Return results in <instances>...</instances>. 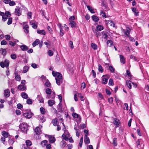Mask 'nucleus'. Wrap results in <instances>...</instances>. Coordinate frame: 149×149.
<instances>
[{
    "label": "nucleus",
    "mask_w": 149,
    "mask_h": 149,
    "mask_svg": "<svg viewBox=\"0 0 149 149\" xmlns=\"http://www.w3.org/2000/svg\"><path fill=\"white\" fill-rule=\"evenodd\" d=\"M9 64V61L7 59H5L4 61H1L0 62V66L3 68L5 67L7 69H8V66Z\"/></svg>",
    "instance_id": "obj_1"
},
{
    "label": "nucleus",
    "mask_w": 149,
    "mask_h": 149,
    "mask_svg": "<svg viewBox=\"0 0 149 149\" xmlns=\"http://www.w3.org/2000/svg\"><path fill=\"white\" fill-rule=\"evenodd\" d=\"M52 74L53 76L56 77L55 78V79H63L61 74L59 72H55L54 71H53Z\"/></svg>",
    "instance_id": "obj_2"
},
{
    "label": "nucleus",
    "mask_w": 149,
    "mask_h": 149,
    "mask_svg": "<svg viewBox=\"0 0 149 149\" xmlns=\"http://www.w3.org/2000/svg\"><path fill=\"white\" fill-rule=\"evenodd\" d=\"M28 126L26 123H22L20 125L19 127L22 131H26L27 130Z\"/></svg>",
    "instance_id": "obj_3"
},
{
    "label": "nucleus",
    "mask_w": 149,
    "mask_h": 149,
    "mask_svg": "<svg viewBox=\"0 0 149 149\" xmlns=\"http://www.w3.org/2000/svg\"><path fill=\"white\" fill-rule=\"evenodd\" d=\"M108 78L107 75H103L102 76V83L104 84H106L107 82Z\"/></svg>",
    "instance_id": "obj_4"
},
{
    "label": "nucleus",
    "mask_w": 149,
    "mask_h": 149,
    "mask_svg": "<svg viewBox=\"0 0 149 149\" xmlns=\"http://www.w3.org/2000/svg\"><path fill=\"white\" fill-rule=\"evenodd\" d=\"M33 115V113L31 112H28L27 113H24L23 114V116L28 118H31Z\"/></svg>",
    "instance_id": "obj_5"
},
{
    "label": "nucleus",
    "mask_w": 149,
    "mask_h": 149,
    "mask_svg": "<svg viewBox=\"0 0 149 149\" xmlns=\"http://www.w3.org/2000/svg\"><path fill=\"white\" fill-rule=\"evenodd\" d=\"M47 137L49 139V141L50 143H53L56 141L55 138L52 135H47Z\"/></svg>",
    "instance_id": "obj_6"
},
{
    "label": "nucleus",
    "mask_w": 149,
    "mask_h": 149,
    "mask_svg": "<svg viewBox=\"0 0 149 149\" xmlns=\"http://www.w3.org/2000/svg\"><path fill=\"white\" fill-rule=\"evenodd\" d=\"M113 123L117 127H119L120 123V120L116 118H114Z\"/></svg>",
    "instance_id": "obj_7"
},
{
    "label": "nucleus",
    "mask_w": 149,
    "mask_h": 149,
    "mask_svg": "<svg viewBox=\"0 0 149 149\" xmlns=\"http://www.w3.org/2000/svg\"><path fill=\"white\" fill-rule=\"evenodd\" d=\"M15 13L16 15L18 16H19L21 15V11L20 8L18 7L17 8L15 9Z\"/></svg>",
    "instance_id": "obj_8"
},
{
    "label": "nucleus",
    "mask_w": 149,
    "mask_h": 149,
    "mask_svg": "<svg viewBox=\"0 0 149 149\" xmlns=\"http://www.w3.org/2000/svg\"><path fill=\"white\" fill-rule=\"evenodd\" d=\"M20 48L23 51H25L28 50V47L25 45H23L20 46Z\"/></svg>",
    "instance_id": "obj_9"
},
{
    "label": "nucleus",
    "mask_w": 149,
    "mask_h": 149,
    "mask_svg": "<svg viewBox=\"0 0 149 149\" xmlns=\"http://www.w3.org/2000/svg\"><path fill=\"white\" fill-rule=\"evenodd\" d=\"M10 95V91L8 89H6L4 91V96L5 97H8Z\"/></svg>",
    "instance_id": "obj_10"
},
{
    "label": "nucleus",
    "mask_w": 149,
    "mask_h": 149,
    "mask_svg": "<svg viewBox=\"0 0 149 149\" xmlns=\"http://www.w3.org/2000/svg\"><path fill=\"white\" fill-rule=\"evenodd\" d=\"M34 131L36 132V134L39 135L41 134V130L38 127H37L34 130Z\"/></svg>",
    "instance_id": "obj_11"
},
{
    "label": "nucleus",
    "mask_w": 149,
    "mask_h": 149,
    "mask_svg": "<svg viewBox=\"0 0 149 149\" xmlns=\"http://www.w3.org/2000/svg\"><path fill=\"white\" fill-rule=\"evenodd\" d=\"M52 123L54 126H56L58 123L57 118H55L52 120Z\"/></svg>",
    "instance_id": "obj_12"
},
{
    "label": "nucleus",
    "mask_w": 149,
    "mask_h": 149,
    "mask_svg": "<svg viewBox=\"0 0 149 149\" xmlns=\"http://www.w3.org/2000/svg\"><path fill=\"white\" fill-rule=\"evenodd\" d=\"M55 103V101L49 100L48 101V103L50 107H52L53 104H54Z\"/></svg>",
    "instance_id": "obj_13"
},
{
    "label": "nucleus",
    "mask_w": 149,
    "mask_h": 149,
    "mask_svg": "<svg viewBox=\"0 0 149 149\" xmlns=\"http://www.w3.org/2000/svg\"><path fill=\"white\" fill-rule=\"evenodd\" d=\"M17 88L21 91H24L26 89V86L24 85H20L18 86Z\"/></svg>",
    "instance_id": "obj_14"
},
{
    "label": "nucleus",
    "mask_w": 149,
    "mask_h": 149,
    "mask_svg": "<svg viewBox=\"0 0 149 149\" xmlns=\"http://www.w3.org/2000/svg\"><path fill=\"white\" fill-rule=\"evenodd\" d=\"M57 109L58 110V112H63V110L62 109V104L60 103L57 106Z\"/></svg>",
    "instance_id": "obj_15"
},
{
    "label": "nucleus",
    "mask_w": 149,
    "mask_h": 149,
    "mask_svg": "<svg viewBox=\"0 0 149 149\" xmlns=\"http://www.w3.org/2000/svg\"><path fill=\"white\" fill-rule=\"evenodd\" d=\"M23 29H24V31L26 33H28L29 32V27L28 25L27 24H26L23 27Z\"/></svg>",
    "instance_id": "obj_16"
},
{
    "label": "nucleus",
    "mask_w": 149,
    "mask_h": 149,
    "mask_svg": "<svg viewBox=\"0 0 149 149\" xmlns=\"http://www.w3.org/2000/svg\"><path fill=\"white\" fill-rule=\"evenodd\" d=\"M69 25L72 28H73L76 26L77 24L76 22L74 21H70L69 23Z\"/></svg>",
    "instance_id": "obj_17"
},
{
    "label": "nucleus",
    "mask_w": 149,
    "mask_h": 149,
    "mask_svg": "<svg viewBox=\"0 0 149 149\" xmlns=\"http://www.w3.org/2000/svg\"><path fill=\"white\" fill-rule=\"evenodd\" d=\"M132 11L134 13V14L136 16L139 15V12L135 8H132Z\"/></svg>",
    "instance_id": "obj_18"
},
{
    "label": "nucleus",
    "mask_w": 149,
    "mask_h": 149,
    "mask_svg": "<svg viewBox=\"0 0 149 149\" xmlns=\"http://www.w3.org/2000/svg\"><path fill=\"white\" fill-rule=\"evenodd\" d=\"M56 83L58 86L60 85L63 82V79H56Z\"/></svg>",
    "instance_id": "obj_19"
},
{
    "label": "nucleus",
    "mask_w": 149,
    "mask_h": 149,
    "mask_svg": "<svg viewBox=\"0 0 149 149\" xmlns=\"http://www.w3.org/2000/svg\"><path fill=\"white\" fill-rule=\"evenodd\" d=\"M93 20L95 22H97L99 20V18L98 17L95 15H93L92 16Z\"/></svg>",
    "instance_id": "obj_20"
},
{
    "label": "nucleus",
    "mask_w": 149,
    "mask_h": 149,
    "mask_svg": "<svg viewBox=\"0 0 149 149\" xmlns=\"http://www.w3.org/2000/svg\"><path fill=\"white\" fill-rule=\"evenodd\" d=\"M37 98L39 100L40 103H43L44 102V100L42 98L41 95H38L37 96Z\"/></svg>",
    "instance_id": "obj_21"
},
{
    "label": "nucleus",
    "mask_w": 149,
    "mask_h": 149,
    "mask_svg": "<svg viewBox=\"0 0 149 149\" xmlns=\"http://www.w3.org/2000/svg\"><path fill=\"white\" fill-rule=\"evenodd\" d=\"M40 40L38 39H36L32 43V45L33 47H35L36 45L39 44Z\"/></svg>",
    "instance_id": "obj_22"
},
{
    "label": "nucleus",
    "mask_w": 149,
    "mask_h": 149,
    "mask_svg": "<svg viewBox=\"0 0 149 149\" xmlns=\"http://www.w3.org/2000/svg\"><path fill=\"white\" fill-rule=\"evenodd\" d=\"M104 28L102 26L99 25L97 26V28L95 29V31H101Z\"/></svg>",
    "instance_id": "obj_23"
},
{
    "label": "nucleus",
    "mask_w": 149,
    "mask_h": 149,
    "mask_svg": "<svg viewBox=\"0 0 149 149\" xmlns=\"http://www.w3.org/2000/svg\"><path fill=\"white\" fill-rule=\"evenodd\" d=\"M120 62L123 64H124L125 63V58L124 56L122 55H120Z\"/></svg>",
    "instance_id": "obj_24"
},
{
    "label": "nucleus",
    "mask_w": 149,
    "mask_h": 149,
    "mask_svg": "<svg viewBox=\"0 0 149 149\" xmlns=\"http://www.w3.org/2000/svg\"><path fill=\"white\" fill-rule=\"evenodd\" d=\"M0 51H1V54L3 56H5L6 55L7 53L6 49L1 48Z\"/></svg>",
    "instance_id": "obj_25"
},
{
    "label": "nucleus",
    "mask_w": 149,
    "mask_h": 149,
    "mask_svg": "<svg viewBox=\"0 0 149 149\" xmlns=\"http://www.w3.org/2000/svg\"><path fill=\"white\" fill-rule=\"evenodd\" d=\"M132 82L130 80L126 81V86L129 89H131L132 87Z\"/></svg>",
    "instance_id": "obj_26"
},
{
    "label": "nucleus",
    "mask_w": 149,
    "mask_h": 149,
    "mask_svg": "<svg viewBox=\"0 0 149 149\" xmlns=\"http://www.w3.org/2000/svg\"><path fill=\"white\" fill-rule=\"evenodd\" d=\"M87 7L88 8V10H89L91 13H95V12L94 10L90 6H87Z\"/></svg>",
    "instance_id": "obj_27"
},
{
    "label": "nucleus",
    "mask_w": 149,
    "mask_h": 149,
    "mask_svg": "<svg viewBox=\"0 0 149 149\" xmlns=\"http://www.w3.org/2000/svg\"><path fill=\"white\" fill-rule=\"evenodd\" d=\"M21 96L24 99H27L28 98V95L25 93H22L21 94Z\"/></svg>",
    "instance_id": "obj_28"
},
{
    "label": "nucleus",
    "mask_w": 149,
    "mask_h": 149,
    "mask_svg": "<svg viewBox=\"0 0 149 149\" xmlns=\"http://www.w3.org/2000/svg\"><path fill=\"white\" fill-rule=\"evenodd\" d=\"M84 141L85 143L88 144L90 143L89 139L87 136H84Z\"/></svg>",
    "instance_id": "obj_29"
},
{
    "label": "nucleus",
    "mask_w": 149,
    "mask_h": 149,
    "mask_svg": "<svg viewBox=\"0 0 149 149\" xmlns=\"http://www.w3.org/2000/svg\"><path fill=\"white\" fill-rule=\"evenodd\" d=\"M37 33L40 34L45 35L46 34V33L44 30H38L37 31Z\"/></svg>",
    "instance_id": "obj_30"
},
{
    "label": "nucleus",
    "mask_w": 149,
    "mask_h": 149,
    "mask_svg": "<svg viewBox=\"0 0 149 149\" xmlns=\"http://www.w3.org/2000/svg\"><path fill=\"white\" fill-rule=\"evenodd\" d=\"M60 144L62 148H64L66 145L67 143L64 140H62L61 141Z\"/></svg>",
    "instance_id": "obj_31"
},
{
    "label": "nucleus",
    "mask_w": 149,
    "mask_h": 149,
    "mask_svg": "<svg viewBox=\"0 0 149 149\" xmlns=\"http://www.w3.org/2000/svg\"><path fill=\"white\" fill-rule=\"evenodd\" d=\"M47 142L48 141L47 140H45L41 141L40 144L43 147H44L45 146Z\"/></svg>",
    "instance_id": "obj_32"
},
{
    "label": "nucleus",
    "mask_w": 149,
    "mask_h": 149,
    "mask_svg": "<svg viewBox=\"0 0 149 149\" xmlns=\"http://www.w3.org/2000/svg\"><path fill=\"white\" fill-rule=\"evenodd\" d=\"M26 143L27 147L30 146L32 145V143L29 140H26Z\"/></svg>",
    "instance_id": "obj_33"
},
{
    "label": "nucleus",
    "mask_w": 149,
    "mask_h": 149,
    "mask_svg": "<svg viewBox=\"0 0 149 149\" xmlns=\"http://www.w3.org/2000/svg\"><path fill=\"white\" fill-rule=\"evenodd\" d=\"M2 135L5 137L7 138L8 136V133L6 131H3L1 132Z\"/></svg>",
    "instance_id": "obj_34"
},
{
    "label": "nucleus",
    "mask_w": 149,
    "mask_h": 149,
    "mask_svg": "<svg viewBox=\"0 0 149 149\" xmlns=\"http://www.w3.org/2000/svg\"><path fill=\"white\" fill-rule=\"evenodd\" d=\"M98 70L99 71L101 72H103V68L102 65L100 64L98 65Z\"/></svg>",
    "instance_id": "obj_35"
},
{
    "label": "nucleus",
    "mask_w": 149,
    "mask_h": 149,
    "mask_svg": "<svg viewBox=\"0 0 149 149\" xmlns=\"http://www.w3.org/2000/svg\"><path fill=\"white\" fill-rule=\"evenodd\" d=\"M29 68L27 66H25L23 68V72L24 73H26L28 70Z\"/></svg>",
    "instance_id": "obj_36"
},
{
    "label": "nucleus",
    "mask_w": 149,
    "mask_h": 149,
    "mask_svg": "<svg viewBox=\"0 0 149 149\" xmlns=\"http://www.w3.org/2000/svg\"><path fill=\"white\" fill-rule=\"evenodd\" d=\"M130 59H132L135 61H137V58L134 56L132 55H130Z\"/></svg>",
    "instance_id": "obj_37"
},
{
    "label": "nucleus",
    "mask_w": 149,
    "mask_h": 149,
    "mask_svg": "<svg viewBox=\"0 0 149 149\" xmlns=\"http://www.w3.org/2000/svg\"><path fill=\"white\" fill-rule=\"evenodd\" d=\"M107 45L109 47H111L113 45V42L111 40H109L107 41Z\"/></svg>",
    "instance_id": "obj_38"
},
{
    "label": "nucleus",
    "mask_w": 149,
    "mask_h": 149,
    "mask_svg": "<svg viewBox=\"0 0 149 149\" xmlns=\"http://www.w3.org/2000/svg\"><path fill=\"white\" fill-rule=\"evenodd\" d=\"M91 46L94 49H96L97 48V45L94 43H92L91 44Z\"/></svg>",
    "instance_id": "obj_39"
},
{
    "label": "nucleus",
    "mask_w": 149,
    "mask_h": 149,
    "mask_svg": "<svg viewBox=\"0 0 149 149\" xmlns=\"http://www.w3.org/2000/svg\"><path fill=\"white\" fill-rule=\"evenodd\" d=\"M113 144L114 146H116L117 145L116 138H113Z\"/></svg>",
    "instance_id": "obj_40"
},
{
    "label": "nucleus",
    "mask_w": 149,
    "mask_h": 149,
    "mask_svg": "<svg viewBox=\"0 0 149 149\" xmlns=\"http://www.w3.org/2000/svg\"><path fill=\"white\" fill-rule=\"evenodd\" d=\"M30 23L31 25H32V27L33 28L36 29L37 28L38 26L35 24L32 23L31 21L30 22Z\"/></svg>",
    "instance_id": "obj_41"
},
{
    "label": "nucleus",
    "mask_w": 149,
    "mask_h": 149,
    "mask_svg": "<svg viewBox=\"0 0 149 149\" xmlns=\"http://www.w3.org/2000/svg\"><path fill=\"white\" fill-rule=\"evenodd\" d=\"M5 15L6 17L8 18V17H10L11 14L10 13V12L8 11H6L5 12Z\"/></svg>",
    "instance_id": "obj_42"
},
{
    "label": "nucleus",
    "mask_w": 149,
    "mask_h": 149,
    "mask_svg": "<svg viewBox=\"0 0 149 149\" xmlns=\"http://www.w3.org/2000/svg\"><path fill=\"white\" fill-rule=\"evenodd\" d=\"M40 111L41 112V113L42 114H44L45 112V109L44 108L42 107H41L40 108Z\"/></svg>",
    "instance_id": "obj_43"
},
{
    "label": "nucleus",
    "mask_w": 149,
    "mask_h": 149,
    "mask_svg": "<svg viewBox=\"0 0 149 149\" xmlns=\"http://www.w3.org/2000/svg\"><path fill=\"white\" fill-rule=\"evenodd\" d=\"M52 90L49 88H47L46 90V93L47 94H50L52 92Z\"/></svg>",
    "instance_id": "obj_44"
},
{
    "label": "nucleus",
    "mask_w": 149,
    "mask_h": 149,
    "mask_svg": "<svg viewBox=\"0 0 149 149\" xmlns=\"http://www.w3.org/2000/svg\"><path fill=\"white\" fill-rule=\"evenodd\" d=\"M47 29L48 30L49 32V33L51 34H52V31L53 30L50 27V26H48L47 27Z\"/></svg>",
    "instance_id": "obj_45"
},
{
    "label": "nucleus",
    "mask_w": 149,
    "mask_h": 149,
    "mask_svg": "<svg viewBox=\"0 0 149 149\" xmlns=\"http://www.w3.org/2000/svg\"><path fill=\"white\" fill-rule=\"evenodd\" d=\"M83 136H82L81 138L80 139L79 145L80 147H81L82 146L83 141Z\"/></svg>",
    "instance_id": "obj_46"
},
{
    "label": "nucleus",
    "mask_w": 149,
    "mask_h": 149,
    "mask_svg": "<svg viewBox=\"0 0 149 149\" xmlns=\"http://www.w3.org/2000/svg\"><path fill=\"white\" fill-rule=\"evenodd\" d=\"M64 34V32L61 27L60 28V34L61 36H63Z\"/></svg>",
    "instance_id": "obj_47"
},
{
    "label": "nucleus",
    "mask_w": 149,
    "mask_h": 149,
    "mask_svg": "<svg viewBox=\"0 0 149 149\" xmlns=\"http://www.w3.org/2000/svg\"><path fill=\"white\" fill-rule=\"evenodd\" d=\"M15 79L16 80L18 81H20L21 79V78L19 75H18V74H17V75L16 76Z\"/></svg>",
    "instance_id": "obj_48"
},
{
    "label": "nucleus",
    "mask_w": 149,
    "mask_h": 149,
    "mask_svg": "<svg viewBox=\"0 0 149 149\" xmlns=\"http://www.w3.org/2000/svg\"><path fill=\"white\" fill-rule=\"evenodd\" d=\"M26 103L29 104H32V99H28L26 100Z\"/></svg>",
    "instance_id": "obj_49"
},
{
    "label": "nucleus",
    "mask_w": 149,
    "mask_h": 149,
    "mask_svg": "<svg viewBox=\"0 0 149 149\" xmlns=\"http://www.w3.org/2000/svg\"><path fill=\"white\" fill-rule=\"evenodd\" d=\"M72 116L76 118H78L79 117H80V116L79 115L75 113H73Z\"/></svg>",
    "instance_id": "obj_50"
},
{
    "label": "nucleus",
    "mask_w": 149,
    "mask_h": 149,
    "mask_svg": "<svg viewBox=\"0 0 149 149\" xmlns=\"http://www.w3.org/2000/svg\"><path fill=\"white\" fill-rule=\"evenodd\" d=\"M10 57L12 59H15L16 58V55L14 54H12L10 55Z\"/></svg>",
    "instance_id": "obj_51"
},
{
    "label": "nucleus",
    "mask_w": 149,
    "mask_h": 149,
    "mask_svg": "<svg viewBox=\"0 0 149 149\" xmlns=\"http://www.w3.org/2000/svg\"><path fill=\"white\" fill-rule=\"evenodd\" d=\"M114 84L113 80L112 79H110L109 82V85H113Z\"/></svg>",
    "instance_id": "obj_52"
},
{
    "label": "nucleus",
    "mask_w": 149,
    "mask_h": 149,
    "mask_svg": "<svg viewBox=\"0 0 149 149\" xmlns=\"http://www.w3.org/2000/svg\"><path fill=\"white\" fill-rule=\"evenodd\" d=\"M102 6H104V8H105V9H106L105 10H109V8L108 7V6L107 5H105L103 1H102Z\"/></svg>",
    "instance_id": "obj_53"
},
{
    "label": "nucleus",
    "mask_w": 149,
    "mask_h": 149,
    "mask_svg": "<svg viewBox=\"0 0 149 149\" xmlns=\"http://www.w3.org/2000/svg\"><path fill=\"white\" fill-rule=\"evenodd\" d=\"M100 14V15H102V17H104L105 18H106V15L104 11H101Z\"/></svg>",
    "instance_id": "obj_54"
},
{
    "label": "nucleus",
    "mask_w": 149,
    "mask_h": 149,
    "mask_svg": "<svg viewBox=\"0 0 149 149\" xmlns=\"http://www.w3.org/2000/svg\"><path fill=\"white\" fill-rule=\"evenodd\" d=\"M12 18L11 17H10L8 18V21L7 22V24L8 25L11 24L12 23Z\"/></svg>",
    "instance_id": "obj_55"
},
{
    "label": "nucleus",
    "mask_w": 149,
    "mask_h": 149,
    "mask_svg": "<svg viewBox=\"0 0 149 149\" xmlns=\"http://www.w3.org/2000/svg\"><path fill=\"white\" fill-rule=\"evenodd\" d=\"M48 54L49 56H52L53 55V52L51 50H49L48 52Z\"/></svg>",
    "instance_id": "obj_56"
},
{
    "label": "nucleus",
    "mask_w": 149,
    "mask_h": 149,
    "mask_svg": "<svg viewBox=\"0 0 149 149\" xmlns=\"http://www.w3.org/2000/svg\"><path fill=\"white\" fill-rule=\"evenodd\" d=\"M45 84L47 87H49L51 86V84L48 80L46 81Z\"/></svg>",
    "instance_id": "obj_57"
},
{
    "label": "nucleus",
    "mask_w": 149,
    "mask_h": 149,
    "mask_svg": "<svg viewBox=\"0 0 149 149\" xmlns=\"http://www.w3.org/2000/svg\"><path fill=\"white\" fill-rule=\"evenodd\" d=\"M8 3L9 4V5L10 6H13L15 5V3L13 1H9Z\"/></svg>",
    "instance_id": "obj_58"
},
{
    "label": "nucleus",
    "mask_w": 149,
    "mask_h": 149,
    "mask_svg": "<svg viewBox=\"0 0 149 149\" xmlns=\"http://www.w3.org/2000/svg\"><path fill=\"white\" fill-rule=\"evenodd\" d=\"M108 102L110 104H111L113 102V98L112 97H110L108 99Z\"/></svg>",
    "instance_id": "obj_59"
},
{
    "label": "nucleus",
    "mask_w": 149,
    "mask_h": 149,
    "mask_svg": "<svg viewBox=\"0 0 149 149\" xmlns=\"http://www.w3.org/2000/svg\"><path fill=\"white\" fill-rule=\"evenodd\" d=\"M69 46L70 47L71 49H73V42L72 41H70L69 42Z\"/></svg>",
    "instance_id": "obj_60"
},
{
    "label": "nucleus",
    "mask_w": 149,
    "mask_h": 149,
    "mask_svg": "<svg viewBox=\"0 0 149 149\" xmlns=\"http://www.w3.org/2000/svg\"><path fill=\"white\" fill-rule=\"evenodd\" d=\"M109 69L111 72H114V69L112 66H109Z\"/></svg>",
    "instance_id": "obj_61"
},
{
    "label": "nucleus",
    "mask_w": 149,
    "mask_h": 149,
    "mask_svg": "<svg viewBox=\"0 0 149 149\" xmlns=\"http://www.w3.org/2000/svg\"><path fill=\"white\" fill-rule=\"evenodd\" d=\"M15 44H16L15 42H13L12 41H9V45H11L12 47L14 46Z\"/></svg>",
    "instance_id": "obj_62"
},
{
    "label": "nucleus",
    "mask_w": 149,
    "mask_h": 149,
    "mask_svg": "<svg viewBox=\"0 0 149 149\" xmlns=\"http://www.w3.org/2000/svg\"><path fill=\"white\" fill-rule=\"evenodd\" d=\"M7 42L4 40H2L1 42V45H6L7 44Z\"/></svg>",
    "instance_id": "obj_63"
},
{
    "label": "nucleus",
    "mask_w": 149,
    "mask_h": 149,
    "mask_svg": "<svg viewBox=\"0 0 149 149\" xmlns=\"http://www.w3.org/2000/svg\"><path fill=\"white\" fill-rule=\"evenodd\" d=\"M22 107V105L21 104L19 103L17 105V108L18 109H21Z\"/></svg>",
    "instance_id": "obj_64"
}]
</instances>
